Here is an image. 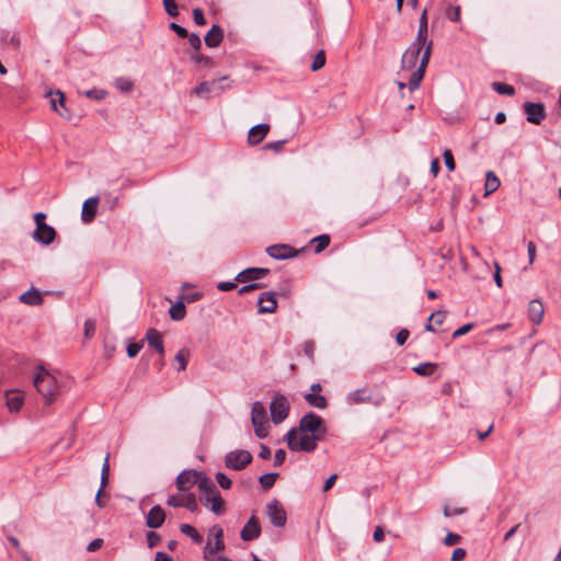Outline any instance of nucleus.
I'll use <instances>...</instances> for the list:
<instances>
[{
    "label": "nucleus",
    "instance_id": "1",
    "mask_svg": "<svg viewBox=\"0 0 561 561\" xmlns=\"http://www.w3.org/2000/svg\"><path fill=\"white\" fill-rule=\"evenodd\" d=\"M325 434L327 428L322 417L313 412H308L300 419L299 428L289 430L284 436V440L293 451L311 453Z\"/></svg>",
    "mask_w": 561,
    "mask_h": 561
},
{
    "label": "nucleus",
    "instance_id": "2",
    "mask_svg": "<svg viewBox=\"0 0 561 561\" xmlns=\"http://www.w3.org/2000/svg\"><path fill=\"white\" fill-rule=\"evenodd\" d=\"M33 382L47 404H50L56 400L59 392V385L54 374L45 369L43 366H38Z\"/></svg>",
    "mask_w": 561,
    "mask_h": 561
},
{
    "label": "nucleus",
    "instance_id": "3",
    "mask_svg": "<svg viewBox=\"0 0 561 561\" xmlns=\"http://www.w3.org/2000/svg\"><path fill=\"white\" fill-rule=\"evenodd\" d=\"M251 423L254 427L255 435L259 438H265L268 435V421L266 410L262 402L255 401L251 409Z\"/></svg>",
    "mask_w": 561,
    "mask_h": 561
},
{
    "label": "nucleus",
    "instance_id": "4",
    "mask_svg": "<svg viewBox=\"0 0 561 561\" xmlns=\"http://www.w3.org/2000/svg\"><path fill=\"white\" fill-rule=\"evenodd\" d=\"M423 46H424V49H423V55L421 57L420 65L412 72V75L410 76V78L408 80V87H409L410 91H414V90L419 89L421 81L424 78L425 70H426V67L428 65L431 54H432L433 42L426 39V43Z\"/></svg>",
    "mask_w": 561,
    "mask_h": 561
},
{
    "label": "nucleus",
    "instance_id": "5",
    "mask_svg": "<svg viewBox=\"0 0 561 561\" xmlns=\"http://www.w3.org/2000/svg\"><path fill=\"white\" fill-rule=\"evenodd\" d=\"M289 401L284 394H276L270 403V412L273 423L280 424L289 413Z\"/></svg>",
    "mask_w": 561,
    "mask_h": 561
},
{
    "label": "nucleus",
    "instance_id": "6",
    "mask_svg": "<svg viewBox=\"0 0 561 561\" xmlns=\"http://www.w3.org/2000/svg\"><path fill=\"white\" fill-rule=\"evenodd\" d=\"M253 457L250 451L244 449H238L228 453L225 456V466L228 469L232 470H242L244 469L249 463H251Z\"/></svg>",
    "mask_w": 561,
    "mask_h": 561
},
{
    "label": "nucleus",
    "instance_id": "7",
    "mask_svg": "<svg viewBox=\"0 0 561 561\" xmlns=\"http://www.w3.org/2000/svg\"><path fill=\"white\" fill-rule=\"evenodd\" d=\"M265 513L273 526L284 527L286 525L287 517L285 508L276 499L266 504Z\"/></svg>",
    "mask_w": 561,
    "mask_h": 561
},
{
    "label": "nucleus",
    "instance_id": "8",
    "mask_svg": "<svg viewBox=\"0 0 561 561\" xmlns=\"http://www.w3.org/2000/svg\"><path fill=\"white\" fill-rule=\"evenodd\" d=\"M209 533H210V536L214 537V542H211L210 539L207 540V543L204 548V558L206 560H209L210 558H213V556L217 551H221L225 549V542L222 540V537H224L222 528L219 526H213L210 528Z\"/></svg>",
    "mask_w": 561,
    "mask_h": 561
},
{
    "label": "nucleus",
    "instance_id": "9",
    "mask_svg": "<svg viewBox=\"0 0 561 561\" xmlns=\"http://www.w3.org/2000/svg\"><path fill=\"white\" fill-rule=\"evenodd\" d=\"M424 44L413 42L403 53L401 58V70H415L420 53Z\"/></svg>",
    "mask_w": 561,
    "mask_h": 561
},
{
    "label": "nucleus",
    "instance_id": "10",
    "mask_svg": "<svg viewBox=\"0 0 561 561\" xmlns=\"http://www.w3.org/2000/svg\"><path fill=\"white\" fill-rule=\"evenodd\" d=\"M167 504L173 507H185L192 513L198 511L197 500L193 493L170 495Z\"/></svg>",
    "mask_w": 561,
    "mask_h": 561
},
{
    "label": "nucleus",
    "instance_id": "11",
    "mask_svg": "<svg viewBox=\"0 0 561 561\" xmlns=\"http://www.w3.org/2000/svg\"><path fill=\"white\" fill-rule=\"evenodd\" d=\"M32 238L37 243L49 245L56 238V230L47 224H38V227L32 233Z\"/></svg>",
    "mask_w": 561,
    "mask_h": 561
},
{
    "label": "nucleus",
    "instance_id": "12",
    "mask_svg": "<svg viewBox=\"0 0 561 561\" xmlns=\"http://www.w3.org/2000/svg\"><path fill=\"white\" fill-rule=\"evenodd\" d=\"M259 313H274L277 309L275 293L264 291L257 299Z\"/></svg>",
    "mask_w": 561,
    "mask_h": 561
},
{
    "label": "nucleus",
    "instance_id": "13",
    "mask_svg": "<svg viewBox=\"0 0 561 561\" xmlns=\"http://www.w3.org/2000/svg\"><path fill=\"white\" fill-rule=\"evenodd\" d=\"M261 535V527L259 519L252 515L245 526L240 531V537L244 541H251L256 539Z\"/></svg>",
    "mask_w": 561,
    "mask_h": 561
},
{
    "label": "nucleus",
    "instance_id": "14",
    "mask_svg": "<svg viewBox=\"0 0 561 561\" xmlns=\"http://www.w3.org/2000/svg\"><path fill=\"white\" fill-rule=\"evenodd\" d=\"M270 273L268 268L263 267H250L241 271L234 278V280L240 283H248L260 279L266 276Z\"/></svg>",
    "mask_w": 561,
    "mask_h": 561
},
{
    "label": "nucleus",
    "instance_id": "15",
    "mask_svg": "<svg viewBox=\"0 0 561 561\" xmlns=\"http://www.w3.org/2000/svg\"><path fill=\"white\" fill-rule=\"evenodd\" d=\"M524 108L527 115V121L533 124H540L545 118V107L541 103L527 102L524 104Z\"/></svg>",
    "mask_w": 561,
    "mask_h": 561
},
{
    "label": "nucleus",
    "instance_id": "16",
    "mask_svg": "<svg viewBox=\"0 0 561 561\" xmlns=\"http://www.w3.org/2000/svg\"><path fill=\"white\" fill-rule=\"evenodd\" d=\"M198 473L199 471L195 470H183L176 478V488L180 491H186L191 489L193 485H195L196 481H198Z\"/></svg>",
    "mask_w": 561,
    "mask_h": 561
},
{
    "label": "nucleus",
    "instance_id": "17",
    "mask_svg": "<svg viewBox=\"0 0 561 561\" xmlns=\"http://www.w3.org/2000/svg\"><path fill=\"white\" fill-rule=\"evenodd\" d=\"M50 96V106L51 108L58 113V115L62 118L70 119V114L65 106V95L61 91L57 90L55 92H49Z\"/></svg>",
    "mask_w": 561,
    "mask_h": 561
},
{
    "label": "nucleus",
    "instance_id": "18",
    "mask_svg": "<svg viewBox=\"0 0 561 561\" xmlns=\"http://www.w3.org/2000/svg\"><path fill=\"white\" fill-rule=\"evenodd\" d=\"M266 253L276 260H286L295 257L297 252L287 244H274L266 249Z\"/></svg>",
    "mask_w": 561,
    "mask_h": 561
},
{
    "label": "nucleus",
    "instance_id": "19",
    "mask_svg": "<svg viewBox=\"0 0 561 561\" xmlns=\"http://www.w3.org/2000/svg\"><path fill=\"white\" fill-rule=\"evenodd\" d=\"M270 131V125L266 123L257 124L250 128L248 133V144L256 146L263 141Z\"/></svg>",
    "mask_w": 561,
    "mask_h": 561
},
{
    "label": "nucleus",
    "instance_id": "20",
    "mask_svg": "<svg viewBox=\"0 0 561 561\" xmlns=\"http://www.w3.org/2000/svg\"><path fill=\"white\" fill-rule=\"evenodd\" d=\"M99 197L93 196L84 201L82 205L81 219L83 222H91L98 213Z\"/></svg>",
    "mask_w": 561,
    "mask_h": 561
},
{
    "label": "nucleus",
    "instance_id": "21",
    "mask_svg": "<svg viewBox=\"0 0 561 561\" xmlns=\"http://www.w3.org/2000/svg\"><path fill=\"white\" fill-rule=\"evenodd\" d=\"M165 519V513L163 508L160 505H154L150 508L147 517H146V525L149 528H159L162 526L163 522Z\"/></svg>",
    "mask_w": 561,
    "mask_h": 561
},
{
    "label": "nucleus",
    "instance_id": "22",
    "mask_svg": "<svg viewBox=\"0 0 561 561\" xmlns=\"http://www.w3.org/2000/svg\"><path fill=\"white\" fill-rule=\"evenodd\" d=\"M146 340L148 342V344L153 347L156 350V352L163 356L164 355V345H163V341H162V334L151 328V329H148L147 332H146Z\"/></svg>",
    "mask_w": 561,
    "mask_h": 561
},
{
    "label": "nucleus",
    "instance_id": "23",
    "mask_svg": "<svg viewBox=\"0 0 561 561\" xmlns=\"http://www.w3.org/2000/svg\"><path fill=\"white\" fill-rule=\"evenodd\" d=\"M226 80V78H220L218 80H214L211 82L204 81L196 87L192 93H195L198 96L208 98V94L218 87L219 90H224V85L221 83Z\"/></svg>",
    "mask_w": 561,
    "mask_h": 561
},
{
    "label": "nucleus",
    "instance_id": "24",
    "mask_svg": "<svg viewBox=\"0 0 561 561\" xmlns=\"http://www.w3.org/2000/svg\"><path fill=\"white\" fill-rule=\"evenodd\" d=\"M19 300L27 306H41L44 301L41 291L35 287H31L27 291L23 293Z\"/></svg>",
    "mask_w": 561,
    "mask_h": 561
},
{
    "label": "nucleus",
    "instance_id": "25",
    "mask_svg": "<svg viewBox=\"0 0 561 561\" xmlns=\"http://www.w3.org/2000/svg\"><path fill=\"white\" fill-rule=\"evenodd\" d=\"M545 313L543 305L540 300L534 299L528 305V317L534 324H539L542 321Z\"/></svg>",
    "mask_w": 561,
    "mask_h": 561
},
{
    "label": "nucleus",
    "instance_id": "26",
    "mask_svg": "<svg viewBox=\"0 0 561 561\" xmlns=\"http://www.w3.org/2000/svg\"><path fill=\"white\" fill-rule=\"evenodd\" d=\"M108 458H110V455L107 454L104 459V463H103L102 470H101V486L95 495V503L99 507L104 506V502L101 500V493L108 482V470H110Z\"/></svg>",
    "mask_w": 561,
    "mask_h": 561
},
{
    "label": "nucleus",
    "instance_id": "27",
    "mask_svg": "<svg viewBox=\"0 0 561 561\" xmlns=\"http://www.w3.org/2000/svg\"><path fill=\"white\" fill-rule=\"evenodd\" d=\"M222 38V28L219 25H213L205 36V44L210 48H215L220 45Z\"/></svg>",
    "mask_w": 561,
    "mask_h": 561
},
{
    "label": "nucleus",
    "instance_id": "28",
    "mask_svg": "<svg viewBox=\"0 0 561 561\" xmlns=\"http://www.w3.org/2000/svg\"><path fill=\"white\" fill-rule=\"evenodd\" d=\"M370 400L371 396L367 387L356 389L347 394V401L352 404H362L369 402Z\"/></svg>",
    "mask_w": 561,
    "mask_h": 561
},
{
    "label": "nucleus",
    "instance_id": "29",
    "mask_svg": "<svg viewBox=\"0 0 561 561\" xmlns=\"http://www.w3.org/2000/svg\"><path fill=\"white\" fill-rule=\"evenodd\" d=\"M24 402L23 394L16 390L7 392V407L10 412H18Z\"/></svg>",
    "mask_w": 561,
    "mask_h": 561
},
{
    "label": "nucleus",
    "instance_id": "30",
    "mask_svg": "<svg viewBox=\"0 0 561 561\" xmlns=\"http://www.w3.org/2000/svg\"><path fill=\"white\" fill-rule=\"evenodd\" d=\"M500 179L493 171H488L485 173V183H484V196H489L494 193L500 187Z\"/></svg>",
    "mask_w": 561,
    "mask_h": 561
},
{
    "label": "nucleus",
    "instance_id": "31",
    "mask_svg": "<svg viewBox=\"0 0 561 561\" xmlns=\"http://www.w3.org/2000/svg\"><path fill=\"white\" fill-rule=\"evenodd\" d=\"M427 10L424 9L420 16L419 31L414 42L425 44L427 39Z\"/></svg>",
    "mask_w": 561,
    "mask_h": 561
},
{
    "label": "nucleus",
    "instance_id": "32",
    "mask_svg": "<svg viewBox=\"0 0 561 561\" xmlns=\"http://www.w3.org/2000/svg\"><path fill=\"white\" fill-rule=\"evenodd\" d=\"M305 400L309 405L318 409H324L328 405L325 397L320 393H307L305 394Z\"/></svg>",
    "mask_w": 561,
    "mask_h": 561
},
{
    "label": "nucleus",
    "instance_id": "33",
    "mask_svg": "<svg viewBox=\"0 0 561 561\" xmlns=\"http://www.w3.org/2000/svg\"><path fill=\"white\" fill-rule=\"evenodd\" d=\"M197 480L198 481H196L195 484L204 493H209V492L214 493V491L217 490L215 484L213 483V481L204 472L199 471Z\"/></svg>",
    "mask_w": 561,
    "mask_h": 561
},
{
    "label": "nucleus",
    "instance_id": "34",
    "mask_svg": "<svg viewBox=\"0 0 561 561\" xmlns=\"http://www.w3.org/2000/svg\"><path fill=\"white\" fill-rule=\"evenodd\" d=\"M170 318L174 321H181L186 314L185 305L182 301H178L169 309Z\"/></svg>",
    "mask_w": 561,
    "mask_h": 561
},
{
    "label": "nucleus",
    "instance_id": "35",
    "mask_svg": "<svg viewBox=\"0 0 561 561\" xmlns=\"http://www.w3.org/2000/svg\"><path fill=\"white\" fill-rule=\"evenodd\" d=\"M180 530L182 534L192 538V540L196 543H201L203 541V536L192 525L181 524Z\"/></svg>",
    "mask_w": 561,
    "mask_h": 561
},
{
    "label": "nucleus",
    "instance_id": "36",
    "mask_svg": "<svg viewBox=\"0 0 561 561\" xmlns=\"http://www.w3.org/2000/svg\"><path fill=\"white\" fill-rule=\"evenodd\" d=\"M208 506L210 511L216 515H221L225 512V501L222 500L219 492L215 494Z\"/></svg>",
    "mask_w": 561,
    "mask_h": 561
},
{
    "label": "nucleus",
    "instance_id": "37",
    "mask_svg": "<svg viewBox=\"0 0 561 561\" xmlns=\"http://www.w3.org/2000/svg\"><path fill=\"white\" fill-rule=\"evenodd\" d=\"M278 478L277 472L264 473L260 477L259 481L263 489H271Z\"/></svg>",
    "mask_w": 561,
    "mask_h": 561
},
{
    "label": "nucleus",
    "instance_id": "38",
    "mask_svg": "<svg viewBox=\"0 0 561 561\" xmlns=\"http://www.w3.org/2000/svg\"><path fill=\"white\" fill-rule=\"evenodd\" d=\"M436 365L432 363H422L413 368V371L420 376H430L433 374Z\"/></svg>",
    "mask_w": 561,
    "mask_h": 561
},
{
    "label": "nucleus",
    "instance_id": "39",
    "mask_svg": "<svg viewBox=\"0 0 561 561\" xmlns=\"http://www.w3.org/2000/svg\"><path fill=\"white\" fill-rule=\"evenodd\" d=\"M311 242L316 243L314 252H322L330 243V237L328 234H321L312 239Z\"/></svg>",
    "mask_w": 561,
    "mask_h": 561
},
{
    "label": "nucleus",
    "instance_id": "40",
    "mask_svg": "<svg viewBox=\"0 0 561 561\" xmlns=\"http://www.w3.org/2000/svg\"><path fill=\"white\" fill-rule=\"evenodd\" d=\"M492 89L495 92H497L499 94H504V95H513L515 93L514 87L506 84V83H502V82H493Z\"/></svg>",
    "mask_w": 561,
    "mask_h": 561
},
{
    "label": "nucleus",
    "instance_id": "41",
    "mask_svg": "<svg viewBox=\"0 0 561 561\" xmlns=\"http://www.w3.org/2000/svg\"><path fill=\"white\" fill-rule=\"evenodd\" d=\"M188 357H190V351L187 348H182L176 353L175 360L179 363L178 370L186 369Z\"/></svg>",
    "mask_w": 561,
    "mask_h": 561
},
{
    "label": "nucleus",
    "instance_id": "42",
    "mask_svg": "<svg viewBox=\"0 0 561 561\" xmlns=\"http://www.w3.org/2000/svg\"><path fill=\"white\" fill-rule=\"evenodd\" d=\"M162 1H163V7L165 9V12L170 16L175 18L179 15V8H178L175 0H162Z\"/></svg>",
    "mask_w": 561,
    "mask_h": 561
},
{
    "label": "nucleus",
    "instance_id": "43",
    "mask_svg": "<svg viewBox=\"0 0 561 561\" xmlns=\"http://www.w3.org/2000/svg\"><path fill=\"white\" fill-rule=\"evenodd\" d=\"M324 65H325V56H324V51H323V50H320V51L316 55V57H314V59H313V61H312V64H311V70H312V71H318V70H320L321 68H323V66H324Z\"/></svg>",
    "mask_w": 561,
    "mask_h": 561
},
{
    "label": "nucleus",
    "instance_id": "44",
    "mask_svg": "<svg viewBox=\"0 0 561 561\" xmlns=\"http://www.w3.org/2000/svg\"><path fill=\"white\" fill-rule=\"evenodd\" d=\"M115 87L123 92H129L133 88V83L129 79L122 77L115 80Z\"/></svg>",
    "mask_w": 561,
    "mask_h": 561
},
{
    "label": "nucleus",
    "instance_id": "45",
    "mask_svg": "<svg viewBox=\"0 0 561 561\" xmlns=\"http://www.w3.org/2000/svg\"><path fill=\"white\" fill-rule=\"evenodd\" d=\"M95 321L92 319H88L84 321V337L91 339L95 333Z\"/></svg>",
    "mask_w": 561,
    "mask_h": 561
},
{
    "label": "nucleus",
    "instance_id": "46",
    "mask_svg": "<svg viewBox=\"0 0 561 561\" xmlns=\"http://www.w3.org/2000/svg\"><path fill=\"white\" fill-rule=\"evenodd\" d=\"M142 341L128 344L126 348L128 357H135L142 348Z\"/></svg>",
    "mask_w": 561,
    "mask_h": 561
},
{
    "label": "nucleus",
    "instance_id": "47",
    "mask_svg": "<svg viewBox=\"0 0 561 561\" xmlns=\"http://www.w3.org/2000/svg\"><path fill=\"white\" fill-rule=\"evenodd\" d=\"M216 480L222 489L227 490L231 488L232 482L225 473L217 472Z\"/></svg>",
    "mask_w": 561,
    "mask_h": 561
},
{
    "label": "nucleus",
    "instance_id": "48",
    "mask_svg": "<svg viewBox=\"0 0 561 561\" xmlns=\"http://www.w3.org/2000/svg\"><path fill=\"white\" fill-rule=\"evenodd\" d=\"M443 157H444V161H445V165L446 168L449 170V171H454L455 168H456V164H455V160H454V157H453V153L450 152V150H445L443 152Z\"/></svg>",
    "mask_w": 561,
    "mask_h": 561
},
{
    "label": "nucleus",
    "instance_id": "49",
    "mask_svg": "<svg viewBox=\"0 0 561 561\" xmlns=\"http://www.w3.org/2000/svg\"><path fill=\"white\" fill-rule=\"evenodd\" d=\"M286 142H287V140L271 141V142H267L264 145V149L279 152Z\"/></svg>",
    "mask_w": 561,
    "mask_h": 561
},
{
    "label": "nucleus",
    "instance_id": "50",
    "mask_svg": "<svg viewBox=\"0 0 561 561\" xmlns=\"http://www.w3.org/2000/svg\"><path fill=\"white\" fill-rule=\"evenodd\" d=\"M446 312L443 310H437L435 312H432L428 320L434 321L437 325L442 324L445 320Z\"/></svg>",
    "mask_w": 561,
    "mask_h": 561
},
{
    "label": "nucleus",
    "instance_id": "51",
    "mask_svg": "<svg viewBox=\"0 0 561 561\" xmlns=\"http://www.w3.org/2000/svg\"><path fill=\"white\" fill-rule=\"evenodd\" d=\"M105 91L103 90H98V89H92V90H88L85 92V96H88L89 99H93V100H102L105 98Z\"/></svg>",
    "mask_w": 561,
    "mask_h": 561
},
{
    "label": "nucleus",
    "instance_id": "52",
    "mask_svg": "<svg viewBox=\"0 0 561 561\" xmlns=\"http://www.w3.org/2000/svg\"><path fill=\"white\" fill-rule=\"evenodd\" d=\"M170 28L176 33L178 36L185 38L188 36V32L185 27L179 25L178 23L172 22L170 24Z\"/></svg>",
    "mask_w": 561,
    "mask_h": 561
},
{
    "label": "nucleus",
    "instance_id": "53",
    "mask_svg": "<svg viewBox=\"0 0 561 561\" xmlns=\"http://www.w3.org/2000/svg\"><path fill=\"white\" fill-rule=\"evenodd\" d=\"M461 540V537L454 533H448L444 539L446 546L457 545Z\"/></svg>",
    "mask_w": 561,
    "mask_h": 561
},
{
    "label": "nucleus",
    "instance_id": "54",
    "mask_svg": "<svg viewBox=\"0 0 561 561\" xmlns=\"http://www.w3.org/2000/svg\"><path fill=\"white\" fill-rule=\"evenodd\" d=\"M187 38H188V43L193 49L198 50L201 48L202 42L197 34H195V33L188 34Z\"/></svg>",
    "mask_w": 561,
    "mask_h": 561
},
{
    "label": "nucleus",
    "instance_id": "55",
    "mask_svg": "<svg viewBox=\"0 0 561 561\" xmlns=\"http://www.w3.org/2000/svg\"><path fill=\"white\" fill-rule=\"evenodd\" d=\"M193 18H194V22L197 24V25H204L206 24V19L204 16V13L203 11L199 9V8H195L193 10Z\"/></svg>",
    "mask_w": 561,
    "mask_h": 561
},
{
    "label": "nucleus",
    "instance_id": "56",
    "mask_svg": "<svg viewBox=\"0 0 561 561\" xmlns=\"http://www.w3.org/2000/svg\"><path fill=\"white\" fill-rule=\"evenodd\" d=\"M147 540H148V547L152 548L160 542L161 537L154 531H149L147 535Z\"/></svg>",
    "mask_w": 561,
    "mask_h": 561
},
{
    "label": "nucleus",
    "instance_id": "57",
    "mask_svg": "<svg viewBox=\"0 0 561 561\" xmlns=\"http://www.w3.org/2000/svg\"><path fill=\"white\" fill-rule=\"evenodd\" d=\"M447 18L450 20V21H459L460 19V7H451L448 9L447 11Z\"/></svg>",
    "mask_w": 561,
    "mask_h": 561
},
{
    "label": "nucleus",
    "instance_id": "58",
    "mask_svg": "<svg viewBox=\"0 0 561 561\" xmlns=\"http://www.w3.org/2000/svg\"><path fill=\"white\" fill-rule=\"evenodd\" d=\"M472 327H473L472 323H466V324L461 325L460 328H458L457 330L454 331L453 337L456 339V337H459V336L468 333L472 329Z\"/></svg>",
    "mask_w": 561,
    "mask_h": 561
},
{
    "label": "nucleus",
    "instance_id": "59",
    "mask_svg": "<svg viewBox=\"0 0 561 561\" xmlns=\"http://www.w3.org/2000/svg\"><path fill=\"white\" fill-rule=\"evenodd\" d=\"M237 280H232V282H220L217 284V288L218 290L220 291H229V290H232L234 288H237V284H236Z\"/></svg>",
    "mask_w": 561,
    "mask_h": 561
},
{
    "label": "nucleus",
    "instance_id": "60",
    "mask_svg": "<svg viewBox=\"0 0 561 561\" xmlns=\"http://www.w3.org/2000/svg\"><path fill=\"white\" fill-rule=\"evenodd\" d=\"M286 459V451L284 449H277L274 455V465L280 466Z\"/></svg>",
    "mask_w": 561,
    "mask_h": 561
},
{
    "label": "nucleus",
    "instance_id": "61",
    "mask_svg": "<svg viewBox=\"0 0 561 561\" xmlns=\"http://www.w3.org/2000/svg\"><path fill=\"white\" fill-rule=\"evenodd\" d=\"M102 546H103V539H101V538H96V539L92 540V541L87 546V550H88L89 552H94V551L99 550Z\"/></svg>",
    "mask_w": 561,
    "mask_h": 561
},
{
    "label": "nucleus",
    "instance_id": "62",
    "mask_svg": "<svg viewBox=\"0 0 561 561\" xmlns=\"http://www.w3.org/2000/svg\"><path fill=\"white\" fill-rule=\"evenodd\" d=\"M260 287H261V285L257 283H250V284H247V285H243L242 287H240L238 293H239V295H244V294H248L251 290L260 288Z\"/></svg>",
    "mask_w": 561,
    "mask_h": 561
},
{
    "label": "nucleus",
    "instance_id": "63",
    "mask_svg": "<svg viewBox=\"0 0 561 561\" xmlns=\"http://www.w3.org/2000/svg\"><path fill=\"white\" fill-rule=\"evenodd\" d=\"M409 335H410L409 330H407V329H402V330H400V331L398 332V334H397V337H396L397 343H398L399 345H403V344L405 343V341L408 340Z\"/></svg>",
    "mask_w": 561,
    "mask_h": 561
},
{
    "label": "nucleus",
    "instance_id": "64",
    "mask_svg": "<svg viewBox=\"0 0 561 561\" xmlns=\"http://www.w3.org/2000/svg\"><path fill=\"white\" fill-rule=\"evenodd\" d=\"M466 550L463 548H456L451 554V561H461L466 557Z\"/></svg>",
    "mask_w": 561,
    "mask_h": 561
}]
</instances>
